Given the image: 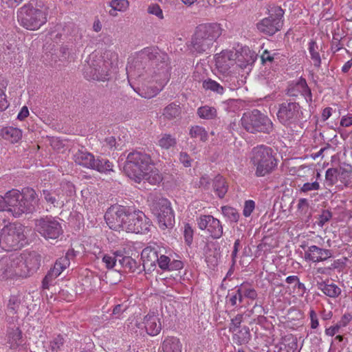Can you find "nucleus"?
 <instances>
[{"mask_svg":"<svg viewBox=\"0 0 352 352\" xmlns=\"http://www.w3.org/2000/svg\"><path fill=\"white\" fill-rule=\"evenodd\" d=\"M121 254L113 252L112 254H104L102 261L105 263L107 269H112L114 267H119L118 259Z\"/></svg>","mask_w":352,"mask_h":352,"instance_id":"obj_39","label":"nucleus"},{"mask_svg":"<svg viewBox=\"0 0 352 352\" xmlns=\"http://www.w3.org/2000/svg\"><path fill=\"white\" fill-rule=\"evenodd\" d=\"M308 50L311 55V58L314 62V65L316 67H320L321 58L319 54V47L314 40H311L309 43Z\"/></svg>","mask_w":352,"mask_h":352,"instance_id":"obj_34","label":"nucleus"},{"mask_svg":"<svg viewBox=\"0 0 352 352\" xmlns=\"http://www.w3.org/2000/svg\"><path fill=\"white\" fill-rule=\"evenodd\" d=\"M159 146L164 149H168L177 144L176 139L170 134H164L158 141Z\"/></svg>","mask_w":352,"mask_h":352,"instance_id":"obj_47","label":"nucleus"},{"mask_svg":"<svg viewBox=\"0 0 352 352\" xmlns=\"http://www.w3.org/2000/svg\"><path fill=\"white\" fill-rule=\"evenodd\" d=\"M298 212L301 215H308L310 216L309 210V204L307 199L301 198L298 200V206H297Z\"/></svg>","mask_w":352,"mask_h":352,"instance_id":"obj_50","label":"nucleus"},{"mask_svg":"<svg viewBox=\"0 0 352 352\" xmlns=\"http://www.w3.org/2000/svg\"><path fill=\"white\" fill-rule=\"evenodd\" d=\"M1 137L12 143L17 142L22 138L21 129L12 126L3 127L1 131Z\"/></svg>","mask_w":352,"mask_h":352,"instance_id":"obj_29","label":"nucleus"},{"mask_svg":"<svg viewBox=\"0 0 352 352\" xmlns=\"http://www.w3.org/2000/svg\"><path fill=\"white\" fill-rule=\"evenodd\" d=\"M161 204H162L161 206H165V209L160 214L162 217L156 216L159 227L162 230L172 228L175 223V217L170 203L168 199H162L161 200Z\"/></svg>","mask_w":352,"mask_h":352,"instance_id":"obj_21","label":"nucleus"},{"mask_svg":"<svg viewBox=\"0 0 352 352\" xmlns=\"http://www.w3.org/2000/svg\"><path fill=\"white\" fill-rule=\"evenodd\" d=\"M127 208L124 206H112L107 209L104 219L109 227L114 230H124Z\"/></svg>","mask_w":352,"mask_h":352,"instance_id":"obj_16","label":"nucleus"},{"mask_svg":"<svg viewBox=\"0 0 352 352\" xmlns=\"http://www.w3.org/2000/svg\"><path fill=\"white\" fill-rule=\"evenodd\" d=\"M144 322L146 331L150 336H157L162 330L160 318L155 314H147L144 318Z\"/></svg>","mask_w":352,"mask_h":352,"instance_id":"obj_24","label":"nucleus"},{"mask_svg":"<svg viewBox=\"0 0 352 352\" xmlns=\"http://www.w3.org/2000/svg\"><path fill=\"white\" fill-rule=\"evenodd\" d=\"M153 166L154 163L149 154L135 150L127 155L123 170L136 183L146 180L152 185H156L162 182V177Z\"/></svg>","mask_w":352,"mask_h":352,"instance_id":"obj_1","label":"nucleus"},{"mask_svg":"<svg viewBox=\"0 0 352 352\" xmlns=\"http://www.w3.org/2000/svg\"><path fill=\"white\" fill-rule=\"evenodd\" d=\"M242 58H243V56L241 54H239L236 52L222 51L216 55V67L219 72L226 74L234 64H237L241 68H245L254 62L253 56H250L245 62L242 61Z\"/></svg>","mask_w":352,"mask_h":352,"instance_id":"obj_10","label":"nucleus"},{"mask_svg":"<svg viewBox=\"0 0 352 352\" xmlns=\"http://www.w3.org/2000/svg\"><path fill=\"white\" fill-rule=\"evenodd\" d=\"M166 199L164 197H155L152 201V204H151V210L152 211V213L156 217V216H161V213L162 211L165 209V206H161L162 204H161V200Z\"/></svg>","mask_w":352,"mask_h":352,"instance_id":"obj_49","label":"nucleus"},{"mask_svg":"<svg viewBox=\"0 0 352 352\" xmlns=\"http://www.w3.org/2000/svg\"><path fill=\"white\" fill-rule=\"evenodd\" d=\"M236 332V333L234 336L237 338V341L240 344H246L250 341L251 334L249 327L244 326L241 329Z\"/></svg>","mask_w":352,"mask_h":352,"instance_id":"obj_42","label":"nucleus"},{"mask_svg":"<svg viewBox=\"0 0 352 352\" xmlns=\"http://www.w3.org/2000/svg\"><path fill=\"white\" fill-rule=\"evenodd\" d=\"M332 217V213L328 210H323L319 215L316 223L318 226L322 228L323 226L328 222Z\"/></svg>","mask_w":352,"mask_h":352,"instance_id":"obj_52","label":"nucleus"},{"mask_svg":"<svg viewBox=\"0 0 352 352\" xmlns=\"http://www.w3.org/2000/svg\"><path fill=\"white\" fill-rule=\"evenodd\" d=\"M110 6L118 11H124L129 7V1L127 0H112Z\"/></svg>","mask_w":352,"mask_h":352,"instance_id":"obj_53","label":"nucleus"},{"mask_svg":"<svg viewBox=\"0 0 352 352\" xmlns=\"http://www.w3.org/2000/svg\"><path fill=\"white\" fill-rule=\"evenodd\" d=\"M221 210L223 214L231 222H237L239 221L240 214L235 208L226 206L221 208Z\"/></svg>","mask_w":352,"mask_h":352,"instance_id":"obj_43","label":"nucleus"},{"mask_svg":"<svg viewBox=\"0 0 352 352\" xmlns=\"http://www.w3.org/2000/svg\"><path fill=\"white\" fill-rule=\"evenodd\" d=\"M250 162L256 167L255 175L264 177L274 172L278 165V160L274 150L265 145L254 147L251 152Z\"/></svg>","mask_w":352,"mask_h":352,"instance_id":"obj_5","label":"nucleus"},{"mask_svg":"<svg viewBox=\"0 0 352 352\" xmlns=\"http://www.w3.org/2000/svg\"><path fill=\"white\" fill-rule=\"evenodd\" d=\"M160 91V89L157 87H151L150 88V91H146L144 89H142L140 95L145 98H151L156 96Z\"/></svg>","mask_w":352,"mask_h":352,"instance_id":"obj_60","label":"nucleus"},{"mask_svg":"<svg viewBox=\"0 0 352 352\" xmlns=\"http://www.w3.org/2000/svg\"><path fill=\"white\" fill-rule=\"evenodd\" d=\"M74 157L76 164L93 169L95 158L91 153L83 151H78L74 155Z\"/></svg>","mask_w":352,"mask_h":352,"instance_id":"obj_28","label":"nucleus"},{"mask_svg":"<svg viewBox=\"0 0 352 352\" xmlns=\"http://www.w3.org/2000/svg\"><path fill=\"white\" fill-rule=\"evenodd\" d=\"M243 320V314H237L234 318L232 319L229 329L232 332H236L240 327L241 322Z\"/></svg>","mask_w":352,"mask_h":352,"instance_id":"obj_55","label":"nucleus"},{"mask_svg":"<svg viewBox=\"0 0 352 352\" xmlns=\"http://www.w3.org/2000/svg\"><path fill=\"white\" fill-rule=\"evenodd\" d=\"M221 25L217 23L199 24L196 27L188 45L192 52H208L222 34Z\"/></svg>","mask_w":352,"mask_h":352,"instance_id":"obj_4","label":"nucleus"},{"mask_svg":"<svg viewBox=\"0 0 352 352\" xmlns=\"http://www.w3.org/2000/svg\"><path fill=\"white\" fill-rule=\"evenodd\" d=\"M242 126L249 133H270L273 130L271 120L258 109L243 113L241 119Z\"/></svg>","mask_w":352,"mask_h":352,"instance_id":"obj_7","label":"nucleus"},{"mask_svg":"<svg viewBox=\"0 0 352 352\" xmlns=\"http://www.w3.org/2000/svg\"><path fill=\"white\" fill-rule=\"evenodd\" d=\"M65 343V340L61 335H58L50 342L47 352H58Z\"/></svg>","mask_w":352,"mask_h":352,"instance_id":"obj_45","label":"nucleus"},{"mask_svg":"<svg viewBox=\"0 0 352 352\" xmlns=\"http://www.w3.org/2000/svg\"><path fill=\"white\" fill-rule=\"evenodd\" d=\"M190 138L199 139L202 142H206L208 139V133L205 129L200 126H192L189 131Z\"/></svg>","mask_w":352,"mask_h":352,"instance_id":"obj_40","label":"nucleus"},{"mask_svg":"<svg viewBox=\"0 0 352 352\" xmlns=\"http://www.w3.org/2000/svg\"><path fill=\"white\" fill-rule=\"evenodd\" d=\"M25 230L19 223L5 226L0 232V247L8 252L23 248L28 243Z\"/></svg>","mask_w":352,"mask_h":352,"instance_id":"obj_6","label":"nucleus"},{"mask_svg":"<svg viewBox=\"0 0 352 352\" xmlns=\"http://www.w3.org/2000/svg\"><path fill=\"white\" fill-rule=\"evenodd\" d=\"M213 189L219 198L224 197L228 192V185L222 176L219 175L214 177L213 180Z\"/></svg>","mask_w":352,"mask_h":352,"instance_id":"obj_32","label":"nucleus"},{"mask_svg":"<svg viewBox=\"0 0 352 352\" xmlns=\"http://www.w3.org/2000/svg\"><path fill=\"white\" fill-rule=\"evenodd\" d=\"M198 227L201 230H207L210 236L214 239L223 235V226L220 221L212 215H201L197 219Z\"/></svg>","mask_w":352,"mask_h":352,"instance_id":"obj_19","label":"nucleus"},{"mask_svg":"<svg viewBox=\"0 0 352 352\" xmlns=\"http://www.w3.org/2000/svg\"><path fill=\"white\" fill-rule=\"evenodd\" d=\"M347 258L342 257V258H339L335 260L331 265L324 269L319 268L318 272L320 273H325V270H338L339 271L342 270L346 265Z\"/></svg>","mask_w":352,"mask_h":352,"instance_id":"obj_46","label":"nucleus"},{"mask_svg":"<svg viewBox=\"0 0 352 352\" xmlns=\"http://www.w3.org/2000/svg\"><path fill=\"white\" fill-rule=\"evenodd\" d=\"M300 106L298 102L287 100L279 104L276 113L278 121L287 127L296 125L300 120Z\"/></svg>","mask_w":352,"mask_h":352,"instance_id":"obj_11","label":"nucleus"},{"mask_svg":"<svg viewBox=\"0 0 352 352\" xmlns=\"http://www.w3.org/2000/svg\"><path fill=\"white\" fill-rule=\"evenodd\" d=\"M0 270L2 272V279L12 278L14 276L22 277L18 254L2 258L0 260Z\"/></svg>","mask_w":352,"mask_h":352,"instance_id":"obj_18","label":"nucleus"},{"mask_svg":"<svg viewBox=\"0 0 352 352\" xmlns=\"http://www.w3.org/2000/svg\"><path fill=\"white\" fill-rule=\"evenodd\" d=\"M141 258L143 261L142 265L143 270H146V267L148 271L153 270L158 261L157 252L155 248L147 247L142 250Z\"/></svg>","mask_w":352,"mask_h":352,"instance_id":"obj_23","label":"nucleus"},{"mask_svg":"<svg viewBox=\"0 0 352 352\" xmlns=\"http://www.w3.org/2000/svg\"><path fill=\"white\" fill-rule=\"evenodd\" d=\"M181 113V108L179 104L171 102L164 109L163 115L168 120L178 117Z\"/></svg>","mask_w":352,"mask_h":352,"instance_id":"obj_38","label":"nucleus"},{"mask_svg":"<svg viewBox=\"0 0 352 352\" xmlns=\"http://www.w3.org/2000/svg\"><path fill=\"white\" fill-rule=\"evenodd\" d=\"M210 186V180L207 175L202 176L199 182L198 186L199 188H203L205 190H208Z\"/></svg>","mask_w":352,"mask_h":352,"instance_id":"obj_63","label":"nucleus"},{"mask_svg":"<svg viewBox=\"0 0 352 352\" xmlns=\"http://www.w3.org/2000/svg\"><path fill=\"white\" fill-rule=\"evenodd\" d=\"M184 235L186 243L190 245L192 242L193 230L189 223H186L184 226Z\"/></svg>","mask_w":352,"mask_h":352,"instance_id":"obj_56","label":"nucleus"},{"mask_svg":"<svg viewBox=\"0 0 352 352\" xmlns=\"http://www.w3.org/2000/svg\"><path fill=\"white\" fill-rule=\"evenodd\" d=\"M37 231L46 239H58L63 232L60 223L52 217L36 220Z\"/></svg>","mask_w":352,"mask_h":352,"instance_id":"obj_14","label":"nucleus"},{"mask_svg":"<svg viewBox=\"0 0 352 352\" xmlns=\"http://www.w3.org/2000/svg\"><path fill=\"white\" fill-rule=\"evenodd\" d=\"M240 287L244 298H247L250 300H255L257 298V292L252 287L248 282H243L240 285Z\"/></svg>","mask_w":352,"mask_h":352,"instance_id":"obj_44","label":"nucleus"},{"mask_svg":"<svg viewBox=\"0 0 352 352\" xmlns=\"http://www.w3.org/2000/svg\"><path fill=\"white\" fill-rule=\"evenodd\" d=\"M113 164L107 159L97 158L95 159L93 169L97 170L100 173H107L113 171Z\"/></svg>","mask_w":352,"mask_h":352,"instance_id":"obj_35","label":"nucleus"},{"mask_svg":"<svg viewBox=\"0 0 352 352\" xmlns=\"http://www.w3.org/2000/svg\"><path fill=\"white\" fill-rule=\"evenodd\" d=\"M320 189V184L318 182H314L312 183H305L303 186L300 188V192H307L311 190H318Z\"/></svg>","mask_w":352,"mask_h":352,"instance_id":"obj_59","label":"nucleus"},{"mask_svg":"<svg viewBox=\"0 0 352 352\" xmlns=\"http://www.w3.org/2000/svg\"><path fill=\"white\" fill-rule=\"evenodd\" d=\"M316 285L318 289L330 298H336L341 294L340 288L333 283L328 284L326 281H321L318 282Z\"/></svg>","mask_w":352,"mask_h":352,"instance_id":"obj_30","label":"nucleus"},{"mask_svg":"<svg viewBox=\"0 0 352 352\" xmlns=\"http://www.w3.org/2000/svg\"><path fill=\"white\" fill-rule=\"evenodd\" d=\"M70 262L66 258H59L56 260L53 268L47 272L42 281L43 287L48 289L50 283L57 278L61 272L69 265Z\"/></svg>","mask_w":352,"mask_h":352,"instance_id":"obj_20","label":"nucleus"},{"mask_svg":"<svg viewBox=\"0 0 352 352\" xmlns=\"http://www.w3.org/2000/svg\"><path fill=\"white\" fill-rule=\"evenodd\" d=\"M18 20L21 26L29 30H38L47 21L46 14L41 10L30 5L23 6L18 13Z\"/></svg>","mask_w":352,"mask_h":352,"instance_id":"obj_9","label":"nucleus"},{"mask_svg":"<svg viewBox=\"0 0 352 352\" xmlns=\"http://www.w3.org/2000/svg\"><path fill=\"white\" fill-rule=\"evenodd\" d=\"M352 320V315L349 313L344 314L338 322L340 327H346Z\"/></svg>","mask_w":352,"mask_h":352,"instance_id":"obj_61","label":"nucleus"},{"mask_svg":"<svg viewBox=\"0 0 352 352\" xmlns=\"http://www.w3.org/2000/svg\"><path fill=\"white\" fill-rule=\"evenodd\" d=\"M18 257L21 269L20 274H22V278L30 276L39 269L41 256L37 252L25 251L18 254Z\"/></svg>","mask_w":352,"mask_h":352,"instance_id":"obj_15","label":"nucleus"},{"mask_svg":"<svg viewBox=\"0 0 352 352\" xmlns=\"http://www.w3.org/2000/svg\"><path fill=\"white\" fill-rule=\"evenodd\" d=\"M284 10L280 7H274L270 10L267 17L256 24L257 29L263 34L272 36L280 31L283 25Z\"/></svg>","mask_w":352,"mask_h":352,"instance_id":"obj_13","label":"nucleus"},{"mask_svg":"<svg viewBox=\"0 0 352 352\" xmlns=\"http://www.w3.org/2000/svg\"><path fill=\"white\" fill-rule=\"evenodd\" d=\"M119 267H123L125 270L130 272H137L140 274L143 271L140 262L138 263L131 256H123L122 254L118 259Z\"/></svg>","mask_w":352,"mask_h":352,"instance_id":"obj_26","label":"nucleus"},{"mask_svg":"<svg viewBox=\"0 0 352 352\" xmlns=\"http://www.w3.org/2000/svg\"><path fill=\"white\" fill-rule=\"evenodd\" d=\"M151 222L140 210L127 208L124 230L132 233H143L149 230Z\"/></svg>","mask_w":352,"mask_h":352,"instance_id":"obj_12","label":"nucleus"},{"mask_svg":"<svg viewBox=\"0 0 352 352\" xmlns=\"http://www.w3.org/2000/svg\"><path fill=\"white\" fill-rule=\"evenodd\" d=\"M157 263L162 270L166 271L170 267L169 264L170 263V259L167 256L161 255L160 256H158V261Z\"/></svg>","mask_w":352,"mask_h":352,"instance_id":"obj_57","label":"nucleus"},{"mask_svg":"<svg viewBox=\"0 0 352 352\" xmlns=\"http://www.w3.org/2000/svg\"><path fill=\"white\" fill-rule=\"evenodd\" d=\"M75 192V187L71 183L60 184L58 187H50L41 192L43 199L50 206L62 208L67 202V198Z\"/></svg>","mask_w":352,"mask_h":352,"instance_id":"obj_8","label":"nucleus"},{"mask_svg":"<svg viewBox=\"0 0 352 352\" xmlns=\"http://www.w3.org/2000/svg\"><path fill=\"white\" fill-rule=\"evenodd\" d=\"M89 66L85 70V76L91 80L104 81L109 79L110 70L105 65L102 59L98 58L89 63Z\"/></svg>","mask_w":352,"mask_h":352,"instance_id":"obj_17","label":"nucleus"},{"mask_svg":"<svg viewBox=\"0 0 352 352\" xmlns=\"http://www.w3.org/2000/svg\"><path fill=\"white\" fill-rule=\"evenodd\" d=\"M179 160L185 167H190L191 166V159L186 153L182 152L180 153Z\"/></svg>","mask_w":352,"mask_h":352,"instance_id":"obj_64","label":"nucleus"},{"mask_svg":"<svg viewBox=\"0 0 352 352\" xmlns=\"http://www.w3.org/2000/svg\"><path fill=\"white\" fill-rule=\"evenodd\" d=\"M9 104L6 100V96L3 91L0 88V111L6 110Z\"/></svg>","mask_w":352,"mask_h":352,"instance_id":"obj_62","label":"nucleus"},{"mask_svg":"<svg viewBox=\"0 0 352 352\" xmlns=\"http://www.w3.org/2000/svg\"><path fill=\"white\" fill-rule=\"evenodd\" d=\"M197 114L202 119L212 120L217 117V112L214 107L205 105L198 108Z\"/></svg>","mask_w":352,"mask_h":352,"instance_id":"obj_37","label":"nucleus"},{"mask_svg":"<svg viewBox=\"0 0 352 352\" xmlns=\"http://www.w3.org/2000/svg\"><path fill=\"white\" fill-rule=\"evenodd\" d=\"M338 168H328L325 174V180L327 186H332L334 185L338 181Z\"/></svg>","mask_w":352,"mask_h":352,"instance_id":"obj_48","label":"nucleus"},{"mask_svg":"<svg viewBox=\"0 0 352 352\" xmlns=\"http://www.w3.org/2000/svg\"><path fill=\"white\" fill-rule=\"evenodd\" d=\"M244 296L240 285L236 286L234 289L229 291L226 296V302L232 307H241Z\"/></svg>","mask_w":352,"mask_h":352,"instance_id":"obj_27","label":"nucleus"},{"mask_svg":"<svg viewBox=\"0 0 352 352\" xmlns=\"http://www.w3.org/2000/svg\"><path fill=\"white\" fill-rule=\"evenodd\" d=\"M168 55L154 47H145L139 52L133 60V67L139 76L143 72L153 76L159 75L167 77L168 74Z\"/></svg>","mask_w":352,"mask_h":352,"instance_id":"obj_3","label":"nucleus"},{"mask_svg":"<svg viewBox=\"0 0 352 352\" xmlns=\"http://www.w3.org/2000/svg\"><path fill=\"white\" fill-rule=\"evenodd\" d=\"M8 343L10 349H16L25 344V339L23 338L21 330L19 327L11 328L7 333Z\"/></svg>","mask_w":352,"mask_h":352,"instance_id":"obj_25","label":"nucleus"},{"mask_svg":"<svg viewBox=\"0 0 352 352\" xmlns=\"http://www.w3.org/2000/svg\"><path fill=\"white\" fill-rule=\"evenodd\" d=\"M21 305V300L16 296H10L8 306H7V311L9 315H15L17 314L18 310Z\"/></svg>","mask_w":352,"mask_h":352,"instance_id":"obj_41","label":"nucleus"},{"mask_svg":"<svg viewBox=\"0 0 352 352\" xmlns=\"http://www.w3.org/2000/svg\"><path fill=\"white\" fill-rule=\"evenodd\" d=\"M255 208V202L253 200L245 201L243 214L245 217H250Z\"/></svg>","mask_w":352,"mask_h":352,"instance_id":"obj_58","label":"nucleus"},{"mask_svg":"<svg viewBox=\"0 0 352 352\" xmlns=\"http://www.w3.org/2000/svg\"><path fill=\"white\" fill-rule=\"evenodd\" d=\"M333 254L331 250L319 248L316 245H311L305 252L306 259L314 263L326 261L332 257Z\"/></svg>","mask_w":352,"mask_h":352,"instance_id":"obj_22","label":"nucleus"},{"mask_svg":"<svg viewBox=\"0 0 352 352\" xmlns=\"http://www.w3.org/2000/svg\"><path fill=\"white\" fill-rule=\"evenodd\" d=\"M339 175H340L346 182H351V175L352 173V166L350 164H344L342 166H340L338 169Z\"/></svg>","mask_w":352,"mask_h":352,"instance_id":"obj_51","label":"nucleus"},{"mask_svg":"<svg viewBox=\"0 0 352 352\" xmlns=\"http://www.w3.org/2000/svg\"><path fill=\"white\" fill-rule=\"evenodd\" d=\"M147 12L151 14L155 15L160 19H164L162 10L157 3H153L148 6Z\"/></svg>","mask_w":352,"mask_h":352,"instance_id":"obj_54","label":"nucleus"},{"mask_svg":"<svg viewBox=\"0 0 352 352\" xmlns=\"http://www.w3.org/2000/svg\"><path fill=\"white\" fill-rule=\"evenodd\" d=\"M39 200L32 188L25 187L21 191L12 189L4 196L0 195V211L8 212L16 218L23 214H32L36 210Z\"/></svg>","mask_w":352,"mask_h":352,"instance_id":"obj_2","label":"nucleus"},{"mask_svg":"<svg viewBox=\"0 0 352 352\" xmlns=\"http://www.w3.org/2000/svg\"><path fill=\"white\" fill-rule=\"evenodd\" d=\"M202 86L206 90H210L220 95H222L225 90L223 85L211 78H208L204 80Z\"/></svg>","mask_w":352,"mask_h":352,"instance_id":"obj_36","label":"nucleus"},{"mask_svg":"<svg viewBox=\"0 0 352 352\" xmlns=\"http://www.w3.org/2000/svg\"><path fill=\"white\" fill-rule=\"evenodd\" d=\"M100 58L102 59L105 62V65L109 70L112 68L118 67V55L116 52L111 50H106L103 55L100 56Z\"/></svg>","mask_w":352,"mask_h":352,"instance_id":"obj_33","label":"nucleus"},{"mask_svg":"<svg viewBox=\"0 0 352 352\" xmlns=\"http://www.w3.org/2000/svg\"><path fill=\"white\" fill-rule=\"evenodd\" d=\"M162 349L163 352H181L182 344L178 338L168 337L162 342Z\"/></svg>","mask_w":352,"mask_h":352,"instance_id":"obj_31","label":"nucleus"}]
</instances>
